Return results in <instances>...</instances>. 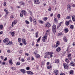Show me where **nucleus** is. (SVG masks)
<instances>
[{
	"mask_svg": "<svg viewBox=\"0 0 75 75\" xmlns=\"http://www.w3.org/2000/svg\"><path fill=\"white\" fill-rule=\"evenodd\" d=\"M52 31L54 34L56 33L57 29H56V25H54L52 27Z\"/></svg>",
	"mask_w": 75,
	"mask_h": 75,
	"instance_id": "1",
	"label": "nucleus"
},
{
	"mask_svg": "<svg viewBox=\"0 0 75 75\" xmlns=\"http://www.w3.org/2000/svg\"><path fill=\"white\" fill-rule=\"evenodd\" d=\"M56 45H52V47L53 48H57L58 45H59V42L58 41L57 42Z\"/></svg>",
	"mask_w": 75,
	"mask_h": 75,
	"instance_id": "2",
	"label": "nucleus"
},
{
	"mask_svg": "<svg viewBox=\"0 0 75 75\" xmlns=\"http://www.w3.org/2000/svg\"><path fill=\"white\" fill-rule=\"evenodd\" d=\"M46 55L44 56V58H50L49 55H50V52H46L45 53Z\"/></svg>",
	"mask_w": 75,
	"mask_h": 75,
	"instance_id": "3",
	"label": "nucleus"
},
{
	"mask_svg": "<svg viewBox=\"0 0 75 75\" xmlns=\"http://www.w3.org/2000/svg\"><path fill=\"white\" fill-rule=\"evenodd\" d=\"M63 65L64 68L65 69H68V68H69V65L67 64L66 63H64Z\"/></svg>",
	"mask_w": 75,
	"mask_h": 75,
	"instance_id": "4",
	"label": "nucleus"
},
{
	"mask_svg": "<svg viewBox=\"0 0 75 75\" xmlns=\"http://www.w3.org/2000/svg\"><path fill=\"white\" fill-rule=\"evenodd\" d=\"M47 37L46 36H45L42 38V40L43 42H45V40H47Z\"/></svg>",
	"mask_w": 75,
	"mask_h": 75,
	"instance_id": "5",
	"label": "nucleus"
},
{
	"mask_svg": "<svg viewBox=\"0 0 75 75\" xmlns=\"http://www.w3.org/2000/svg\"><path fill=\"white\" fill-rule=\"evenodd\" d=\"M35 4H40V1L38 0H33Z\"/></svg>",
	"mask_w": 75,
	"mask_h": 75,
	"instance_id": "6",
	"label": "nucleus"
},
{
	"mask_svg": "<svg viewBox=\"0 0 75 75\" xmlns=\"http://www.w3.org/2000/svg\"><path fill=\"white\" fill-rule=\"evenodd\" d=\"M17 23V20H15L14 22H12V27H14V26L13 25V24L14 25H15V24H16Z\"/></svg>",
	"mask_w": 75,
	"mask_h": 75,
	"instance_id": "7",
	"label": "nucleus"
},
{
	"mask_svg": "<svg viewBox=\"0 0 75 75\" xmlns=\"http://www.w3.org/2000/svg\"><path fill=\"white\" fill-rule=\"evenodd\" d=\"M52 54H54V52H49V55H50V58H52V57H53V55H52Z\"/></svg>",
	"mask_w": 75,
	"mask_h": 75,
	"instance_id": "8",
	"label": "nucleus"
},
{
	"mask_svg": "<svg viewBox=\"0 0 75 75\" xmlns=\"http://www.w3.org/2000/svg\"><path fill=\"white\" fill-rule=\"evenodd\" d=\"M22 14H24L25 16H26V14H27V12L25 11L24 10H22Z\"/></svg>",
	"mask_w": 75,
	"mask_h": 75,
	"instance_id": "9",
	"label": "nucleus"
},
{
	"mask_svg": "<svg viewBox=\"0 0 75 75\" xmlns=\"http://www.w3.org/2000/svg\"><path fill=\"white\" fill-rule=\"evenodd\" d=\"M55 75H58V70H55L54 71Z\"/></svg>",
	"mask_w": 75,
	"mask_h": 75,
	"instance_id": "10",
	"label": "nucleus"
},
{
	"mask_svg": "<svg viewBox=\"0 0 75 75\" xmlns=\"http://www.w3.org/2000/svg\"><path fill=\"white\" fill-rule=\"evenodd\" d=\"M13 43V42L11 41H10L9 42H7L6 45H11L12 43Z\"/></svg>",
	"mask_w": 75,
	"mask_h": 75,
	"instance_id": "11",
	"label": "nucleus"
},
{
	"mask_svg": "<svg viewBox=\"0 0 75 75\" xmlns=\"http://www.w3.org/2000/svg\"><path fill=\"white\" fill-rule=\"evenodd\" d=\"M20 71L22 72V73L23 74H25V73H26L24 69H21L20 70Z\"/></svg>",
	"mask_w": 75,
	"mask_h": 75,
	"instance_id": "12",
	"label": "nucleus"
},
{
	"mask_svg": "<svg viewBox=\"0 0 75 75\" xmlns=\"http://www.w3.org/2000/svg\"><path fill=\"white\" fill-rule=\"evenodd\" d=\"M27 73L28 74H30V75H33V74H34V73L31 71H28Z\"/></svg>",
	"mask_w": 75,
	"mask_h": 75,
	"instance_id": "13",
	"label": "nucleus"
},
{
	"mask_svg": "<svg viewBox=\"0 0 75 75\" xmlns=\"http://www.w3.org/2000/svg\"><path fill=\"white\" fill-rule=\"evenodd\" d=\"M9 41V40L8 38H6L3 40L4 42H7Z\"/></svg>",
	"mask_w": 75,
	"mask_h": 75,
	"instance_id": "14",
	"label": "nucleus"
},
{
	"mask_svg": "<svg viewBox=\"0 0 75 75\" xmlns=\"http://www.w3.org/2000/svg\"><path fill=\"white\" fill-rule=\"evenodd\" d=\"M61 48H60V47H58V48H57L56 50V51H57V52H59V51H61Z\"/></svg>",
	"mask_w": 75,
	"mask_h": 75,
	"instance_id": "15",
	"label": "nucleus"
},
{
	"mask_svg": "<svg viewBox=\"0 0 75 75\" xmlns=\"http://www.w3.org/2000/svg\"><path fill=\"white\" fill-rule=\"evenodd\" d=\"M63 40L64 42H67L68 41V40L67 39V38H66V37L65 36L63 38Z\"/></svg>",
	"mask_w": 75,
	"mask_h": 75,
	"instance_id": "16",
	"label": "nucleus"
},
{
	"mask_svg": "<svg viewBox=\"0 0 75 75\" xmlns=\"http://www.w3.org/2000/svg\"><path fill=\"white\" fill-rule=\"evenodd\" d=\"M46 26L47 27L49 28V27H50L51 26V24H50V23L47 22L46 25Z\"/></svg>",
	"mask_w": 75,
	"mask_h": 75,
	"instance_id": "17",
	"label": "nucleus"
},
{
	"mask_svg": "<svg viewBox=\"0 0 75 75\" xmlns=\"http://www.w3.org/2000/svg\"><path fill=\"white\" fill-rule=\"evenodd\" d=\"M67 8L68 10H69L71 9V6L69 5H68L67 6Z\"/></svg>",
	"mask_w": 75,
	"mask_h": 75,
	"instance_id": "18",
	"label": "nucleus"
},
{
	"mask_svg": "<svg viewBox=\"0 0 75 75\" xmlns=\"http://www.w3.org/2000/svg\"><path fill=\"white\" fill-rule=\"evenodd\" d=\"M39 22L40 24H44V22L43 21L41 20H39Z\"/></svg>",
	"mask_w": 75,
	"mask_h": 75,
	"instance_id": "19",
	"label": "nucleus"
},
{
	"mask_svg": "<svg viewBox=\"0 0 75 75\" xmlns=\"http://www.w3.org/2000/svg\"><path fill=\"white\" fill-rule=\"evenodd\" d=\"M8 62L10 64L13 65V62H12V60L11 59H10L9 61Z\"/></svg>",
	"mask_w": 75,
	"mask_h": 75,
	"instance_id": "20",
	"label": "nucleus"
},
{
	"mask_svg": "<svg viewBox=\"0 0 75 75\" xmlns=\"http://www.w3.org/2000/svg\"><path fill=\"white\" fill-rule=\"evenodd\" d=\"M72 20L74 22L75 21V16H72Z\"/></svg>",
	"mask_w": 75,
	"mask_h": 75,
	"instance_id": "21",
	"label": "nucleus"
},
{
	"mask_svg": "<svg viewBox=\"0 0 75 75\" xmlns=\"http://www.w3.org/2000/svg\"><path fill=\"white\" fill-rule=\"evenodd\" d=\"M70 65L71 66H75V63L71 62L70 64Z\"/></svg>",
	"mask_w": 75,
	"mask_h": 75,
	"instance_id": "22",
	"label": "nucleus"
},
{
	"mask_svg": "<svg viewBox=\"0 0 75 75\" xmlns=\"http://www.w3.org/2000/svg\"><path fill=\"white\" fill-rule=\"evenodd\" d=\"M63 23V22H60L59 23V25L58 26H57V28H59V27H60V26H61V24H62Z\"/></svg>",
	"mask_w": 75,
	"mask_h": 75,
	"instance_id": "23",
	"label": "nucleus"
},
{
	"mask_svg": "<svg viewBox=\"0 0 75 75\" xmlns=\"http://www.w3.org/2000/svg\"><path fill=\"white\" fill-rule=\"evenodd\" d=\"M59 60L58 59H56L55 61V63L56 64H58V63H59Z\"/></svg>",
	"mask_w": 75,
	"mask_h": 75,
	"instance_id": "24",
	"label": "nucleus"
},
{
	"mask_svg": "<svg viewBox=\"0 0 75 75\" xmlns=\"http://www.w3.org/2000/svg\"><path fill=\"white\" fill-rule=\"evenodd\" d=\"M66 25H69V21H66Z\"/></svg>",
	"mask_w": 75,
	"mask_h": 75,
	"instance_id": "25",
	"label": "nucleus"
},
{
	"mask_svg": "<svg viewBox=\"0 0 75 75\" xmlns=\"http://www.w3.org/2000/svg\"><path fill=\"white\" fill-rule=\"evenodd\" d=\"M47 69H50V68H52V66H51V65L49 66H47Z\"/></svg>",
	"mask_w": 75,
	"mask_h": 75,
	"instance_id": "26",
	"label": "nucleus"
},
{
	"mask_svg": "<svg viewBox=\"0 0 75 75\" xmlns=\"http://www.w3.org/2000/svg\"><path fill=\"white\" fill-rule=\"evenodd\" d=\"M68 31H69L68 29L66 28L65 29V32L66 33H68Z\"/></svg>",
	"mask_w": 75,
	"mask_h": 75,
	"instance_id": "27",
	"label": "nucleus"
},
{
	"mask_svg": "<svg viewBox=\"0 0 75 75\" xmlns=\"http://www.w3.org/2000/svg\"><path fill=\"white\" fill-rule=\"evenodd\" d=\"M70 28L71 30L74 29V25H71L70 26Z\"/></svg>",
	"mask_w": 75,
	"mask_h": 75,
	"instance_id": "28",
	"label": "nucleus"
},
{
	"mask_svg": "<svg viewBox=\"0 0 75 75\" xmlns=\"http://www.w3.org/2000/svg\"><path fill=\"white\" fill-rule=\"evenodd\" d=\"M35 35H36L35 37L36 38H37L38 37V32H37L35 33Z\"/></svg>",
	"mask_w": 75,
	"mask_h": 75,
	"instance_id": "29",
	"label": "nucleus"
},
{
	"mask_svg": "<svg viewBox=\"0 0 75 75\" xmlns=\"http://www.w3.org/2000/svg\"><path fill=\"white\" fill-rule=\"evenodd\" d=\"M59 36V35H63V34L62 33H58L57 34Z\"/></svg>",
	"mask_w": 75,
	"mask_h": 75,
	"instance_id": "30",
	"label": "nucleus"
},
{
	"mask_svg": "<svg viewBox=\"0 0 75 75\" xmlns=\"http://www.w3.org/2000/svg\"><path fill=\"white\" fill-rule=\"evenodd\" d=\"M41 37H40L38 39L37 41V42H38L40 41V40H41Z\"/></svg>",
	"mask_w": 75,
	"mask_h": 75,
	"instance_id": "31",
	"label": "nucleus"
},
{
	"mask_svg": "<svg viewBox=\"0 0 75 75\" xmlns=\"http://www.w3.org/2000/svg\"><path fill=\"white\" fill-rule=\"evenodd\" d=\"M54 22H55V23H57L58 20H57V18H55L54 19Z\"/></svg>",
	"mask_w": 75,
	"mask_h": 75,
	"instance_id": "32",
	"label": "nucleus"
},
{
	"mask_svg": "<svg viewBox=\"0 0 75 75\" xmlns=\"http://www.w3.org/2000/svg\"><path fill=\"white\" fill-rule=\"evenodd\" d=\"M47 19L48 18L47 17H45L43 18V20H44V21H47Z\"/></svg>",
	"mask_w": 75,
	"mask_h": 75,
	"instance_id": "33",
	"label": "nucleus"
},
{
	"mask_svg": "<svg viewBox=\"0 0 75 75\" xmlns=\"http://www.w3.org/2000/svg\"><path fill=\"white\" fill-rule=\"evenodd\" d=\"M20 65V62H18L16 63V65Z\"/></svg>",
	"mask_w": 75,
	"mask_h": 75,
	"instance_id": "34",
	"label": "nucleus"
},
{
	"mask_svg": "<svg viewBox=\"0 0 75 75\" xmlns=\"http://www.w3.org/2000/svg\"><path fill=\"white\" fill-rule=\"evenodd\" d=\"M20 3L21 5H24V4H25V3H24V2L23 1L21 2Z\"/></svg>",
	"mask_w": 75,
	"mask_h": 75,
	"instance_id": "35",
	"label": "nucleus"
},
{
	"mask_svg": "<svg viewBox=\"0 0 75 75\" xmlns=\"http://www.w3.org/2000/svg\"><path fill=\"white\" fill-rule=\"evenodd\" d=\"M36 58H39L40 57V56L39 54H37L36 55Z\"/></svg>",
	"mask_w": 75,
	"mask_h": 75,
	"instance_id": "36",
	"label": "nucleus"
},
{
	"mask_svg": "<svg viewBox=\"0 0 75 75\" xmlns=\"http://www.w3.org/2000/svg\"><path fill=\"white\" fill-rule=\"evenodd\" d=\"M33 22L34 24H37V22L36 21V20H35V19L33 21Z\"/></svg>",
	"mask_w": 75,
	"mask_h": 75,
	"instance_id": "37",
	"label": "nucleus"
},
{
	"mask_svg": "<svg viewBox=\"0 0 75 75\" xmlns=\"http://www.w3.org/2000/svg\"><path fill=\"white\" fill-rule=\"evenodd\" d=\"M66 19H71V17L69 16H67L66 18Z\"/></svg>",
	"mask_w": 75,
	"mask_h": 75,
	"instance_id": "38",
	"label": "nucleus"
},
{
	"mask_svg": "<svg viewBox=\"0 0 75 75\" xmlns=\"http://www.w3.org/2000/svg\"><path fill=\"white\" fill-rule=\"evenodd\" d=\"M50 31V30H47L46 31V34H48V33H49V32Z\"/></svg>",
	"mask_w": 75,
	"mask_h": 75,
	"instance_id": "39",
	"label": "nucleus"
},
{
	"mask_svg": "<svg viewBox=\"0 0 75 75\" xmlns=\"http://www.w3.org/2000/svg\"><path fill=\"white\" fill-rule=\"evenodd\" d=\"M3 26L2 25H0V29H3Z\"/></svg>",
	"mask_w": 75,
	"mask_h": 75,
	"instance_id": "40",
	"label": "nucleus"
},
{
	"mask_svg": "<svg viewBox=\"0 0 75 75\" xmlns=\"http://www.w3.org/2000/svg\"><path fill=\"white\" fill-rule=\"evenodd\" d=\"M25 22L27 24H30V22L27 21H25Z\"/></svg>",
	"mask_w": 75,
	"mask_h": 75,
	"instance_id": "41",
	"label": "nucleus"
},
{
	"mask_svg": "<svg viewBox=\"0 0 75 75\" xmlns=\"http://www.w3.org/2000/svg\"><path fill=\"white\" fill-rule=\"evenodd\" d=\"M29 19L30 22H32L33 21V19L31 17H30Z\"/></svg>",
	"mask_w": 75,
	"mask_h": 75,
	"instance_id": "42",
	"label": "nucleus"
},
{
	"mask_svg": "<svg viewBox=\"0 0 75 75\" xmlns=\"http://www.w3.org/2000/svg\"><path fill=\"white\" fill-rule=\"evenodd\" d=\"M70 74H73V70H71L69 72Z\"/></svg>",
	"mask_w": 75,
	"mask_h": 75,
	"instance_id": "43",
	"label": "nucleus"
},
{
	"mask_svg": "<svg viewBox=\"0 0 75 75\" xmlns=\"http://www.w3.org/2000/svg\"><path fill=\"white\" fill-rule=\"evenodd\" d=\"M22 41L23 42H24L25 41V40L24 38H23L22 39Z\"/></svg>",
	"mask_w": 75,
	"mask_h": 75,
	"instance_id": "44",
	"label": "nucleus"
},
{
	"mask_svg": "<svg viewBox=\"0 0 75 75\" xmlns=\"http://www.w3.org/2000/svg\"><path fill=\"white\" fill-rule=\"evenodd\" d=\"M68 57V60H70V61H71V59H72V57Z\"/></svg>",
	"mask_w": 75,
	"mask_h": 75,
	"instance_id": "45",
	"label": "nucleus"
},
{
	"mask_svg": "<svg viewBox=\"0 0 75 75\" xmlns=\"http://www.w3.org/2000/svg\"><path fill=\"white\" fill-rule=\"evenodd\" d=\"M68 59L66 58V59L65 61L66 62H67V64H68V63H69V62H68Z\"/></svg>",
	"mask_w": 75,
	"mask_h": 75,
	"instance_id": "46",
	"label": "nucleus"
},
{
	"mask_svg": "<svg viewBox=\"0 0 75 75\" xmlns=\"http://www.w3.org/2000/svg\"><path fill=\"white\" fill-rule=\"evenodd\" d=\"M21 61L22 62H24L25 61V60H24V59L22 58L21 59Z\"/></svg>",
	"mask_w": 75,
	"mask_h": 75,
	"instance_id": "47",
	"label": "nucleus"
},
{
	"mask_svg": "<svg viewBox=\"0 0 75 75\" xmlns=\"http://www.w3.org/2000/svg\"><path fill=\"white\" fill-rule=\"evenodd\" d=\"M6 14L5 15V17H6V16H7V14H8V13H9L8 11H6Z\"/></svg>",
	"mask_w": 75,
	"mask_h": 75,
	"instance_id": "48",
	"label": "nucleus"
},
{
	"mask_svg": "<svg viewBox=\"0 0 75 75\" xmlns=\"http://www.w3.org/2000/svg\"><path fill=\"white\" fill-rule=\"evenodd\" d=\"M57 17L58 18H60V14H58L57 15Z\"/></svg>",
	"mask_w": 75,
	"mask_h": 75,
	"instance_id": "49",
	"label": "nucleus"
},
{
	"mask_svg": "<svg viewBox=\"0 0 75 75\" xmlns=\"http://www.w3.org/2000/svg\"><path fill=\"white\" fill-rule=\"evenodd\" d=\"M48 10L49 11H51V7H49V9Z\"/></svg>",
	"mask_w": 75,
	"mask_h": 75,
	"instance_id": "50",
	"label": "nucleus"
},
{
	"mask_svg": "<svg viewBox=\"0 0 75 75\" xmlns=\"http://www.w3.org/2000/svg\"><path fill=\"white\" fill-rule=\"evenodd\" d=\"M18 42H20L21 41V38H19L18 40Z\"/></svg>",
	"mask_w": 75,
	"mask_h": 75,
	"instance_id": "51",
	"label": "nucleus"
},
{
	"mask_svg": "<svg viewBox=\"0 0 75 75\" xmlns=\"http://www.w3.org/2000/svg\"><path fill=\"white\" fill-rule=\"evenodd\" d=\"M11 35H12V36H13V35H14V32H12L11 33Z\"/></svg>",
	"mask_w": 75,
	"mask_h": 75,
	"instance_id": "52",
	"label": "nucleus"
},
{
	"mask_svg": "<svg viewBox=\"0 0 75 75\" xmlns=\"http://www.w3.org/2000/svg\"><path fill=\"white\" fill-rule=\"evenodd\" d=\"M5 64H6V62H3L2 63V64L3 65H5Z\"/></svg>",
	"mask_w": 75,
	"mask_h": 75,
	"instance_id": "53",
	"label": "nucleus"
},
{
	"mask_svg": "<svg viewBox=\"0 0 75 75\" xmlns=\"http://www.w3.org/2000/svg\"><path fill=\"white\" fill-rule=\"evenodd\" d=\"M4 11L5 12H6H6L7 11H8V10H7V8H5Z\"/></svg>",
	"mask_w": 75,
	"mask_h": 75,
	"instance_id": "54",
	"label": "nucleus"
},
{
	"mask_svg": "<svg viewBox=\"0 0 75 75\" xmlns=\"http://www.w3.org/2000/svg\"><path fill=\"white\" fill-rule=\"evenodd\" d=\"M26 69L27 70H29L30 69V67H27L26 68Z\"/></svg>",
	"mask_w": 75,
	"mask_h": 75,
	"instance_id": "55",
	"label": "nucleus"
},
{
	"mask_svg": "<svg viewBox=\"0 0 75 75\" xmlns=\"http://www.w3.org/2000/svg\"><path fill=\"white\" fill-rule=\"evenodd\" d=\"M23 43L25 45H26V44H27V42H26L25 41V42H23Z\"/></svg>",
	"mask_w": 75,
	"mask_h": 75,
	"instance_id": "56",
	"label": "nucleus"
},
{
	"mask_svg": "<svg viewBox=\"0 0 75 75\" xmlns=\"http://www.w3.org/2000/svg\"><path fill=\"white\" fill-rule=\"evenodd\" d=\"M20 16L21 17H23V13H20Z\"/></svg>",
	"mask_w": 75,
	"mask_h": 75,
	"instance_id": "57",
	"label": "nucleus"
},
{
	"mask_svg": "<svg viewBox=\"0 0 75 75\" xmlns=\"http://www.w3.org/2000/svg\"><path fill=\"white\" fill-rule=\"evenodd\" d=\"M7 59V57H5L4 60V61H6Z\"/></svg>",
	"mask_w": 75,
	"mask_h": 75,
	"instance_id": "58",
	"label": "nucleus"
},
{
	"mask_svg": "<svg viewBox=\"0 0 75 75\" xmlns=\"http://www.w3.org/2000/svg\"><path fill=\"white\" fill-rule=\"evenodd\" d=\"M4 6H6V2H4Z\"/></svg>",
	"mask_w": 75,
	"mask_h": 75,
	"instance_id": "59",
	"label": "nucleus"
},
{
	"mask_svg": "<svg viewBox=\"0 0 75 75\" xmlns=\"http://www.w3.org/2000/svg\"><path fill=\"white\" fill-rule=\"evenodd\" d=\"M22 52H23V50H21L19 51V53H21Z\"/></svg>",
	"mask_w": 75,
	"mask_h": 75,
	"instance_id": "60",
	"label": "nucleus"
},
{
	"mask_svg": "<svg viewBox=\"0 0 75 75\" xmlns=\"http://www.w3.org/2000/svg\"><path fill=\"white\" fill-rule=\"evenodd\" d=\"M37 50H36L34 52V53L36 54H37Z\"/></svg>",
	"mask_w": 75,
	"mask_h": 75,
	"instance_id": "61",
	"label": "nucleus"
},
{
	"mask_svg": "<svg viewBox=\"0 0 75 75\" xmlns=\"http://www.w3.org/2000/svg\"><path fill=\"white\" fill-rule=\"evenodd\" d=\"M11 18H14V16H13V15H11Z\"/></svg>",
	"mask_w": 75,
	"mask_h": 75,
	"instance_id": "62",
	"label": "nucleus"
},
{
	"mask_svg": "<svg viewBox=\"0 0 75 75\" xmlns=\"http://www.w3.org/2000/svg\"><path fill=\"white\" fill-rule=\"evenodd\" d=\"M69 23H72V21L71 20H69Z\"/></svg>",
	"mask_w": 75,
	"mask_h": 75,
	"instance_id": "63",
	"label": "nucleus"
},
{
	"mask_svg": "<svg viewBox=\"0 0 75 75\" xmlns=\"http://www.w3.org/2000/svg\"><path fill=\"white\" fill-rule=\"evenodd\" d=\"M60 75H65V74H64L63 73H61Z\"/></svg>",
	"mask_w": 75,
	"mask_h": 75,
	"instance_id": "64",
	"label": "nucleus"
}]
</instances>
